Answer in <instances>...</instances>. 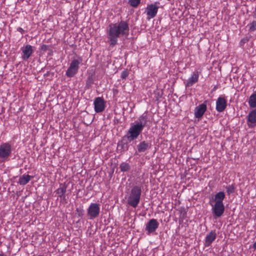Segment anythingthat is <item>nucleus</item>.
<instances>
[{
  "instance_id": "obj_3",
  "label": "nucleus",
  "mask_w": 256,
  "mask_h": 256,
  "mask_svg": "<svg viewBox=\"0 0 256 256\" xmlns=\"http://www.w3.org/2000/svg\"><path fill=\"white\" fill-rule=\"evenodd\" d=\"M129 32L128 24L124 21H121L118 26L113 25V36L116 37L120 35H128Z\"/></svg>"
},
{
  "instance_id": "obj_1",
  "label": "nucleus",
  "mask_w": 256,
  "mask_h": 256,
  "mask_svg": "<svg viewBox=\"0 0 256 256\" xmlns=\"http://www.w3.org/2000/svg\"><path fill=\"white\" fill-rule=\"evenodd\" d=\"M141 194V187L138 186L133 187L128 198V204L134 208H136L140 202Z\"/></svg>"
},
{
  "instance_id": "obj_27",
  "label": "nucleus",
  "mask_w": 256,
  "mask_h": 256,
  "mask_svg": "<svg viewBox=\"0 0 256 256\" xmlns=\"http://www.w3.org/2000/svg\"><path fill=\"white\" fill-rule=\"evenodd\" d=\"M140 2V0H128V4L132 7L136 8Z\"/></svg>"
},
{
  "instance_id": "obj_28",
  "label": "nucleus",
  "mask_w": 256,
  "mask_h": 256,
  "mask_svg": "<svg viewBox=\"0 0 256 256\" xmlns=\"http://www.w3.org/2000/svg\"><path fill=\"white\" fill-rule=\"evenodd\" d=\"M76 214H78V216L79 217H82L84 215V210L83 208L81 207L77 208H76Z\"/></svg>"
},
{
  "instance_id": "obj_32",
  "label": "nucleus",
  "mask_w": 256,
  "mask_h": 256,
  "mask_svg": "<svg viewBox=\"0 0 256 256\" xmlns=\"http://www.w3.org/2000/svg\"><path fill=\"white\" fill-rule=\"evenodd\" d=\"M117 37H116V36H113V45L116 44L117 42Z\"/></svg>"
},
{
  "instance_id": "obj_13",
  "label": "nucleus",
  "mask_w": 256,
  "mask_h": 256,
  "mask_svg": "<svg viewBox=\"0 0 256 256\" xmlns=\"http://www.w3.org/2000/svg\"><path fill=\"white\" fill-rule=\"evenodd\" d=\"M67 186V185L65 184H60V188L55 191V192L58 195L61 200L65 203L67 202L66 196L65 195Z\"/></svg>"
},
{
  "instance_id": "obj_30",
  "label": "nucleus",
  "mask_w": 256,
  "mask_h": 256,
  "mask_svg": "<svg viewBox=\"0 0 256 256\" xmlns=\"http://www.w3.org/2000/svg\"><path fill=\"white\" fill-rule=\"evenodd\" d=\"M48 46L46 44H42L41 46V50L43 51H46L47 50Z\"/></svg>"
},
{
  "instance_id": "obj_6",
  "label": "nucleus",
  "mask_w": 256,
  "mask_h": 256,
  "mask_svg": "<svg viewBox=\"0 0 256 256\" xmlns=\"http://www.w3.org/2000/svg\"><path fill=\"white\" fill-rule=\"evenodd\" d=\"M80 62L76 59L72 60L66 72V76L69 78L73 77L79 68Z\"/></svg>"
},
{
  "instance_id": "obj_16",
  "label": "nucleus",
  "mask_w": 256,
  "mask_h": 256,
  "mask_svg": "<svg viewBox=\"0 0 256 256\" xmlns=\"http://www.w3.org/2000/svg\"><path fill=\"white\" fill-rule=\"evenodd\" d=\"M247 123L249 127L256 124V109L251 111L248 116Z\"/></svg>"
},
{
  "instance_id": "obj_19",
  "label": "nucleus",
  "mask_w": 256,
  "mask_h": 256,
  "mask_svg": "<svg viewBox=\"0 0 256 256\" xmlns=\"http://www.w3.org/2000/svg\"><path fill=\"white\" fill-rule=\"evenodd\" d=\"M138 152H144L150 148V144L146 141L140 142L136 146Z\"/></svg>"
},
{
  "instance_id": "obj_34",
  "label": "nucleus",
  "mask_w": 256,
  "mask_h": 256,
  "mask_svg": "<svg viewBox=\"0 0 256 256\" xmlns=\"http://www.w3.org/2000/svg\"><path fill=\"white\" fill-rule=\"evenodd\" d=\"M254 18L256 19V8L255 9V10L254 12Z\"/></svg>"
},
{
  "instance_id": "obj_9",
  "label": "nucleus",
  "mask_w": 256,
  "mask_h": 256,
  "mask_svg": "<svg viewBox=\"0 0 256 256\" xmlns=\"http://www.w3.org/2000/svg\"><path fill=\"white\" fill-rule=\"evenodd\" d=\"M227 102L224 97L219 96L216 102V109L219 112H222L226 108Z\"/></svg>"
},
{
  "instance_id": "obj_8",
  "label": "nucleus",
  "mask_w": 256,
  "mask_h": 256,
  "mask_svg": "<svg viewBox=\"0 0 256 256\" xmlns=\"http://www.w3.org/2000/svg\"><path fill=\"white\" fill-rule=\"evenodd\" d=\"M210 204L212 206V212L216 218H220L224 214V204H213L210 203Z\"/></svg>"
},
{
  "instance_id": "obj_29",
  "label": "nucleus",
  "mask_w": 256,
  "mask_h": 256,
  "mask_svg": "<svg viewBox=\"0 0 256 256\" xmlns=\"http://www.w3.org/2000/svg\"><path fill=\"white\" fill-rule=\"evenodd\" d=\"M128 75V73L127 70H124L121 73V78L122 79L126 78Z\"/></svg>"
},
{
  "instance_id": "obj_17",
  "label": "nucleus",
  "mask_w": 256,
  "mask_h": 256,
  "mask_svg": "<svg viewBox=\"0 0 256 256\" xmlns=\"http://www.w3.org/2000/svg\"><path fill=\"white\" fill-rule=\"evenodd\" d=\"M22 50L23 53L22 58L24 60H28L34 52L32 46L29 44H27L23 48Z\"/></svg>"
},
{
  "instance_id": "obj_35",
  "label": "nucleus",
  "mask_w": 256,
  "mask_h": 256,
  "mask_svg": "<svg viewBox=\"0 0 256 256\" xmlns=\"http://www.w3.org/2000/svg\"><path fill=\"white\" fill-rule=\"evenodd\" d=\"M0 256H6L5 254H4L3 252H1L0 253Z\"/></svg>"
},
{
  "instance_id": "obj_33",
  "label": "nucleus",
  "mask_w": 256,
  "mask_h": 256,
  "mask_svg": "<svg viewBox=\"0 0 256 256\" xmlns=\"http://www.w3.org/2000/svg\"><path fill=\"white\" fill-rule=\"evenodd\" d=\"M252 248H253L254 250H256V242H254V244H253Z\"/></svg>"
},
{
  "instance_id": "obj_5",
  "label": "nucleus",
  "mask_w": 256,
  "mask_h": 256,
  "mask_svg": "<svg viewBox=\"0 0 256 256\" xmlns=\"http://www.w3.org/2000/svg\"><path fill=\"white\" fill-rule=\"evenodd\" d=\"M12 146L8 143H3L0 146V158L6 160L11 154Z\"/></svg>"
},
{
  "instance_id": "obj_31",
  "label": "nucleus",
  "mask_w": 256,
  "mask_h": 256,
  "mask_svg": "<svg viewBox=\"0 0 256 256\" xmlns=\"http://www.w3.org/2000/svg\"><path fill=\"white\" fill-rule=\"evenodd\" d=\"M17 30L20 32L22 34L24 32V30L22 28H18Z\"/></svg>"
},
{
  "instance_id": "obj_26",
  "label": "nucleus",
  "mask_w": 256,
  "mask_h": 256,
  "mask_svg": "<svg viewBox=\"0 0 256 256\" xmlns=\"http://www.w3.org/2000/svg\"><path fill=\"white\" fill-rule=\"evenodd\" d=\"M249 28V31L250 32L256 30V21L253 20L252 22L248 25Z\"/></svg>"
},
{
  "instance_id": "obj_21",
  "label": "nucleus",
  "mask_w": 256,
  "mask_h": 256,
  "mask_svg": "<svg viewBox=\"0 0 256 256\" xmlns=\"http://www.w3.org/2000/svg\"><path fill=\"white\" fill-rule=\"evenodd\" d=\"M32 178V176L24 174L20 178L18 183L20 185L24 186L28 184Z\"/></svg>"
},
{
  "instance_id": "obj_11",
  "label": "nucleus",
  "mask_w": 256,
  "mask_h": 256,
  "mask_svg": "<svg viewBox=\"0 0 256 256\" xmlns=\"http://www.w3.org/2000/svg\"><path fill=\"white\" fill-rule=\"evenodd\" d=\"M207 109L206 104L205 102L197 106L194 110V116L199 118H202Z\"/></svg>"
},
{
  "instance_id": "obj_12",
  "label": "nucleus",
  "mask_w": 256,
  "mask_h": 256,
  "mask_svg": "<svg viewBox=\"0 0 256 256\" xmlns=\"http://www.w3.org/2000/svg\"><path fill=\"white\" fill-rule=\"evenodd\" d=\"M94 110L96 112H102L104 109V102L100 97L96 98L94 101Z\"/></svg>"
},
{
  "instance_id": "obj_7",
  "label": "nucleus",
  "mask_w": 256,
  "mask_h": 256,
  "mask_svg": "<svg viewBox=\"0 0 256 256\" xmlns=\"http://www.w3.org/2000/svg\"><path fill=\"white\" fill-rule=\"evenodd\" d=\"M159 2H156L154 4H148L146 8V12L148 16L147 18L150 20L154 18L158 12L159 6Z\"/></svg>"
},
{
  "instance_id": "obj_15",
  "label": "nucleus",
  "mask_w": 256,
  "mask_h": 256,
  "mask_svg": "<svg viewBox=\"0 0 256 256\" xmlns=\"http://www.w3.org/2000/svg\"><path fill=\"white\" fill-rule=\"evenodd\" d=\"M199 78V72L198 70L194 71L192 76L188 78L186 84V87L192 86L195 83L198 82Z\"/></svg>"
},
{
  "instance_id": "obj_20",
  "label": "nucleus",
  "mask_w": 256,
  "mask_h": 256,
  "mask_svg": "<svg viewBox=\"0 0 256 256\" xmlns=\"http://www.w3.org/2000/svg\"><path fill=\"white\" fill-rule=\"evenodd\" d=\"M94 72L88 73V76L86 80V84L85 88L86 89H90L91 88L92 84L94 82L95 78Z\"/></svg>"
},
{
  "instance_id": "obj_18",
  "label": "nucleus",
  "mask_w": 256,
  "mask_h": 256,
  "mask_svg": "<svg viewBox=\"0 0 256 256\" xmlns=\"http://www.w3.org/2000/svg\"><path fill=\"white\" fill-rule=\"evenodd\" d=\"M216 234L215 230H212L208 233L205 240V246H208L210 244L216 240Z\"/></svg>"
},
{
  "instance_id": "obj_38",
  "label": "nucleus",
  "mask_w": 256,
  "mask_h": 256,
  "mask_svg": "<svg viewBox=\"0 0 256 256\" xmlns=\"http://www.w3.org/2000/svg\"><path fill=\"white\" fill-rule=\"evenodd\" d=\"M109 174H110V176H111V174H111V173H110H110H109Z\"/></svg>"
},
{
  "instance_id": "obj_22",
  "label": "nucleus",
  "mask_w": 256,
  "mask_h": 256,
  "mask_svg": "<svg viewBox=\"0 0 256 256\" xmlns=\"http://www.w3.org/2000/svg\"><path fill=\"white\" fill-rule=\"evenodd\" d=\"M248 102L250 108H256V94H252L250 96Z\"/></svg>"
},
{
  "instance_id": "obj_4",
  "label": "nucleus",
  "mask_w": 256,
  "mask_h": 256,
  "mask_svg": "<svg viewBox=\"0 0 256 256\" xmlns=\"http://www.w3.org/2000/svg\"><path fill=\"white\" fill-rule=\"evenodd\" d=\"M100 213V204L98 203H92L87 210V216L90 220L98 216Z\"/></svg>"
},
{
  "instance_id": "obj_10",
  "label": "nucleus",
  "mask_w": 256,
  "mask_h": 256,
  "mask_svg": "<svg viewBox=\"0 0 256 256\" xmlns=\"http://www.w3.org/2000/svg\"><path fill=\"white\" fill-rule=\"evenodd\" d=\"M159 224L157 220L154 218L150 220L146 224V230L148 234L154 232L158 228Z\"/></svg>"
},
{
  "instance_id": "obj_37",
  "label": "nucleus",
  "mask_w": 256,
  "mask_h": 256,
  "mask_svg": "<svg viewBox=\"0 0 256 256\" xmlns=\"http://www.w3.org/2000/svg\"><path fill=\"white\" fill-rule=\"evenodd\" d=\"M216 88H217L216 86H214V87L213 88V90H216Z\"/></svg>"
},
{
  "instance_id": "obj_36",
  "label": "nucleus",
  "mask_w": 256,
  "mask_h": 256,
  "mask_svg": "<svg viewBox=\"0 0 256 256\" xmlns=\"http://www.w3.org/2000/svg\"><path fill=\"white\" fill-rule=\"evenodd\" d=\"M49 76V72H47L46 74H45L44 75V77H46V76Z\"/></svg>"
},
{
  "instance_id": "obj_24",
  "label": "nucleus",
  "mask_w": 256,
  "mask_h": 256,
  "mask_svg": "<svg viewBox=\"0 0 256 256\" xmlns=\"http://www.w3.org/2000/svg\"><path fill=\"white\" fill-rule=\"evenodd\" d=\"M226 192L228 195L233 194L235 190V186L234 184H230L226 187Z\"/></svg>"
},
{
  "instance_id": "obj_23",
  "label": "nucleus",
  "mask_w": 256,
  "mask_h": 256,
  "mask_svg": "<svg viewBox=\"0 0 256 256\" xmlns=\"http://www.w3.org/2000/svg\"><path fill=\"white\" fill-rule=\"evenodd\" d=\"M120 168L122 171L126 172L130 168V166L128 163L122 162L120 164Z\"/></svg>"
},
{
  "instance_id": "obj_14",
  "label": "nucleus",
  "mask_w": 256,
  "mask_h": 256,
  "mask_svg": "<svg viewBox=\"0 0 256 256\" xmlns=\"http://www.w3.org/2000/svg\"><path fill=\"white\" fill-rule=\"evenodd\" d=\"M226 195L224 192H220L216 193L214 198L210 200V204L214 202V204H224L223 200L225 198Z\"/></svg>"
},
{
  "instance_id": "obj_2",
  "label": "nucleus",
  "mask_w": 256,
  "mask_h": 256,
  "mask_svg": "<svg viewBox=\"0 0 256 256\" xmlns=\"http://www.w3.org/2000/svg\"><path fill=\"white\" fill-rule=\"evenodd\" d=\"M144 126L145 124H142V122L132 124L126 136L128 140L131 142L136 139Z\"/></svg>"
},
{
  "instance_id": "obj_25",
  "label": "nucleus",
  "mask_w": 256,
  "mask_h": 256,
  "mask_svg": "<svg viewBox=\"0 0 256 256\" xmlns=\"http://www.w3.org/2000/svg\"><path fill=\"white\" fill-rule=\"evenodd\" d=\"M109 28L108 30V38L109 41V44L110 46L112 45V24H109Z\"/></svg>"
}]
</instances>
